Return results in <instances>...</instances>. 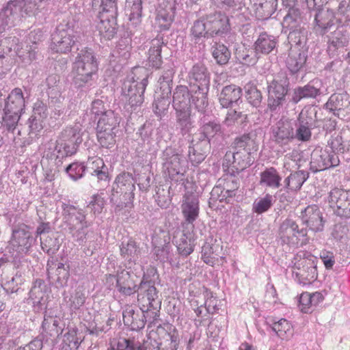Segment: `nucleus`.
Here are the masks:
<instances>
[{"label":"nucleus","instance_id":"774afa93","mask_svg":"<svg viewBox=\"0 0 350 350\" xmlns=\"http://www.w3.org/2000/svg\"><path fill=\"white\" fill-rule=\"evenodd\" d=\"M170 104V101L165 96L157 97L152 105L154 113L158 117L161 118L167 112Z\"/></svg>","mask_w":350,"mask_h":350},{"label":"nucleus","instance_id":"412c9836","mask_svg":"<svg viewBox=\"0 0 350 350\" xmlns=\"http://www.w3.org/2000/svg\"><path fill=\"white\" fill-rule=\"evenodd\" d=\"M198 198L193 193H186L183 197L182 213L185 219V224L190 225L191 229L193 228V222L198 217Z\"/></svg>","mask_w":350,"mask_h":350},{"label":"nucleus","instance_id":"cd10ccee","mask_svg":"<svg viewBox=\"0 0 350 350\" xmlns=\"http://www.w3.org/2000/svg\"><path fill=\"white\" fill-rule=\"evenodd\" d=\"M25 107V99L21 89L15 88L9 94L5 104L3 112L20 115Z\"/></svg>","mask_w":350,"mask_h":350},{"label":"nucleus","instance_id":"bb28decb","mask_svg":"<svg viewBox=\"0 0 350 350\" xmlns=\"http://www.w3.org/2000/svg\"><path fill=\"white\" fill-rule=\"evenodd\" d=\"M191 95L188 88L185 85H178L173 94L172 106L176 113L190 111Z\"/></svg>","mask_w":350,"mask_h":350},{"label":"nucleus","instance_id":"6e6d98bb","mask_svg":"<svg viewBox=\"0 0 350 350\" xmlns=\"http://www.w3.org/2000/svg\"><path fill=\"white\" fill-rule=\"evenodd\" d=\"M211 23L208 22V18L204 21L203 20H199L194 23L191 28V36L195 40V42H198L202 38H206L210 34L208 27Z\"/></svg>","mask_w":350,"mask_h":350},{"label":"nucleus","instance_id":"4be33fe9","mask_svg":"<svg viewBox=\"0 0 350 350\" xmlns=\"http://www.w3.org/2000/svg\"><path fill=\"white\" fill-rule=\"evenodd\" d=\"M45 292L46 285L44 280L41 279L36 280L29 291V297L26 301L28 304L31 305L33 310L36 312L44 308Z\"/></svg>","mask_w":350,"mask_h":350},{"label":"nucleus","instance_id":"39448f33","mask_svg":"<svg viewBox=\"0 0 350 350\" xmlns=\"http://www.w3.org/2000/svg\"><path fill=\"white\" fill-rule=\"evenodd\" d=\"M329 145L330 149L329 150L316 148L312 152L310 165L312 172L323 171L339 165L340 160L335 150L342 152L344 150L342 137H337L332 139Z\"/></svg>","mask_w":350,"mask_h":350},{"label":"nucleus","instance_id":"c9c22d12","mask_svg":"<svg viewBox=\"0 0 350 350\" xmlns=\"http://www.w3.org/2000/svg\"><path fill=\"white\" fill-rule=\"evenodd\" d=\"M277 39L271 35L267 34L266 32L260 33L254 44V50L255 53L258 54H269L276 46Z\"/></svg>","mask_w":350,"mask_h":350},{"label":"nucleus","instance_id":"052dcab7","mask_svg":"<svg viewBox=\"0 0 350 350\" xmlns=\"http://www.w3.org/2000/svg\"><path fill=\"white\" fill-rule=\"evenodd\" d=\"M58 325L59 321L57 319V317L47 314H44V320L42 323V328L51 336L59 335V330L57 328Z\"/></svg>","mask_w":350,"mask_h":350},{"label":"nucleus","instance_id":"2eb2a0df","mask_svg":"<svg viewBox=\"0 0 350 350\" xmlns=\"http://www.w3.org/2000/svg\"><path fill=\"white\" fill-rule=\"evenodd\" d=\"M252 163L253 161L248 150L228 151L224 156L223 167L226 168L230 175H234L248 167Z\"/></svg>","mask_w":350,"mask_h":350},{"label":"nucleus","instance_id":"72a5a7b5","mask_svg":"<svg viewBox=\"0 0 350 350\" xmlns=\"http://www.w3.org/2000/svg\"><path fill=\"white\" fill-rule=\"evenodd\" d=\"M256 17L259 20H265L275 12L278 0H252Z\"/></svg>","mask_w":350,"mask_h":350},{"label":"nucleus","instance_id":"9b49d317","mask_svg":"<svg viewBox=\"0 0 350 350\" xmlns=\"http://www.w3.org/2000/svg\"><path fill=\"white\" fill-rule=\"evenodd\" d=\"M334 214L342 219H350V191L334 188L327 197Z\"/></svg>","mask_w":350,"mask_h":350},{"label":"nucleus","instance_id":"ddd939ff","mask_svg":"<svg viewBox=\"0 0 350 350\" xmlns=\"http://www.w3.org/2000/svg\"><path fill=\"white\" fill-rule=\"evenodd\" d=\"M137 293V301L141 310H144V307L161 308V301L154 282L146 281L143 278L138 286Z\"/></svg>","mask_w":350,"mask_h":350},{"label":"nucleus","instance_id":"ea45409f","mask_svg":"<svg viewBox=\"0 0 350 350\" xmlns=\"http://www.w3.org/2000/svg\"><path fill=\"white\" fill-rule=\"evenodd\" d=\"M100 22L97 28L100 34L104 38L109 40L116 33V18L107 17V16L98 15Z\"/></svg>","mask_w":350,"mask_h":350},{"label":"nucleus","instance_id":"f8f14e48","mask_svg":"<svg viewBox=\"0 0 350 350\" xmlns=\"http://www.w3.org/2000/svg\"><path fill=\"white\" fill-rule=\"evenodd\" d=\"M33 241V238L29 231L23 229L14 230L7 250L11 254L13 259H17L29 251Z\"/></svg>","mask_w":350,"mask_h":350},{"label":"nucleus","instance_id":"e2e57ef3","mask_svg":"<svg viewBox=\"0 0 350 350\" xmlns=\"http://www.w3.org/2000/svg\"><path fill=\"white\" fill-rule=\"evenodd\" d=\"M213 56L218 64L224 65L230 59V52L225 45L216 44L213 51Z\"/></svg>","mask_w":350,"mask_h":350},{"label":"nucleus","instance_id":"393cba45","mask_svg":"<svg viewBox=\"0 0 350 350\" xmlns=\"http://www.w3.org/2000/svg\"><path fill=\"white\" fill-rule=\"evenodd\" d=\"M308 49L291 46L286 64L288 69L293 74L298 72L305 65L307 59Z\"/></svg>","mask_w":350,"mask_h":350},{"label":"nucleus","instance_id":"5fc2aeb1","mask_svg":"<svg viewBox=\"0 0 350 350\" xmlns=\"http://www.w3.org/2000/svg\"><path fill=\"white\" fill-rule=\"evenodd\" d=\"M235 56L240 63L247 66L254 65L259 58L258 54L255 53V50L245 48L237 49Z\"/></svg>","mask_w":350,"mask_h":350},{"label":"nucleus","instance_id":"c85d7f7f","mask_svg":"<svg viewBox=\"0 0 350 350\" xmlns=\"http://www.w3.org/2000/svg\"><path fill=\"white\" fill-rule=\"evenodd\" d=\"M138 286L129 271L122 270L118 272L116 286L120 293L124 295H131L137 292Z\"/></svg>","mask_w":350,"mask_h":350},{"label":"nucleus","instance_id":"5701e85b","mask_svg":"<svg viewBox=\"0 0 350 350\" xmlns=\"http://www.w3.org/2000/svg\"><path fill=\"white\" fill-rule=\"evenodd\" d=\"M321 83L312 81L304 86H298L293 90L291 101L298 103L301 99L316 98L321 94Z\"/></svg>","mask_w":350,"mask_h":350},{"label":"nucleus","instance_id":"37998d69","mask_svg":"<svg viewBox=\"0 0 350 350\" xmlns=\"http://www.w3.org/2000/svg\"><path fill=\"white\" fill-rule=\"evenodd\" d=\"M281 177L274 167H269L260 173V184L272 189L279 188Z\"/></svg>","mask_w":350,"mask_h":350},{"label":"nucleus","instance_id":"8fccbe9b","mask_svg":"<svg viewBox=\"0 0 350 350\" xmlns=\"http://www.w3.org/2000/svg\"><path fill=\"white\" fill-rule=\"evenodd\" d=\"M283 26L289 30L304 27L301 13L297 8H291L283 20Z\"/></svg>","mask_w":350,"mask_h":350},{"label":"nucleus","instance_id":"c756f323","mask_svg":"<svg viewBox=\"0 0 350 350\" xmlns=\"http://www.w3.org/2000/svg\"><path fill=\"white\" fill-rule=\"evenodd\" d=\"M312 117L308 116L307 111H302L297 118V127L295 133V138L301 142L308 141L312 135Z\"/></svg>","mask_w":350,"mask_h":350},{"label":"nucleus","instance_id":"20e7f679","mask_svg":"<svg viewBox=\"0 0 350 350\" xmlns=\"http://www.w3.org/2000/svg\"><path fill=\"white\" fill-rule=\"evenodd\" d=\"M75 22L72 16H66L57 26L52 34L51 49L58 53H68L77 42L75 31Z\"/></svg>","mask_w":350,"mask_h":350},{"label":"nucleus","instance_id":"a878e982","mask_svg":"<svg viewBox=\"0 0 350 350\" xmlns=\"http://www.w3.org/2000/svg\"><path fill=\"white\" fill-rule=\"evenodd\" d=\"M242 90L235 85L225 86L219 94V103L222 107H232L242 102Z\"/></svg>","mask_w":350,"mask_h":350},{"label":"nucleus","instance_id":"603ef678","mask_svg":"<svg viewBox=\"0 0 350 350\" xmlns=\"http://www.w3.org/2000/svg\"><path fill=\"white\" fill-rule=\"evenodd\" d=\"M336 22L340 25L350 26V0H341L338 4Z\"/></svg>","mask_w":350,"mask_h":350},{"label":"nucleus","instance_id":"7c9ffc66","mask_svg":"<svg viewBox=\"0 0 350 350\" xmlns=\"http://www.w3.org/2000/svg\"><path fill=\"white\" fill-rule=\"evenodd\" d=\"M170 338L165 340L163 342L158 343L155 340L148 338L146 340H144L143 343L134 340L126 339L129 342L137 343L140 346L146 347V350H177L178 342L176 337L170 335Z\"/></svg>","mask_w":350,"mask_h":350},{"label":"nucleus","instance_id":"a18cd8bd","mask_svg":"<svg viewBox=\"0 0 350 350\" xmlns=\"http://www.w3.org/2000/svg\"><path fill=\"white\" fill-rule=\"evenodd\" d=\"M62 214L66 219L75 218L81 226H89V224L86 221L85 215L81 209L64 202L62 203Z\"/></svg>","mask_w":350,"mask_h":350},{"label":"nucleus","instance_id":"dca6fc26","mask_svg":"<svg viewBox=\"0 0 350 350\" xmlns=\"http://www.w3.org/2000/svg\"><path fill=\"white\" fill-rule=\"evenodd\" d=\"M325 107L335 116L346 121L350 120V96L347 92L332 94Z\"/></svg>","mask_w":350,"mask_h":350},{"label":"nucleus","instance_id":"79ce46f5","mask_svg":"<svg viewBox=\"0 0 350 350\" xmlns=\"http://www.w3.org/2000/svg\"><path fill=\"white\" fill-rule=\"evenodd\" d=\"M207 18L208 22L211 23L208 27L210 35L221 34L228 30V19L226 16L218 13Z\"/></svg>","mask_w":350,"mask_h":350},{"label":"nucleus","instance_id":"6ab92c4d","mask_svg":"<svg viewBox=\"0 0 350 350\" xmlns=\"http://www.w3.org/2000/svg\"><path fill=\"white\" fill-rule=\"evenodd\" d=\"M273 141L280 146L288 145L295 139L293 123L288 119L280 120L272 127Z\"/></svg>","mask_w":350,"mask_h":350},{"label":"nucleus","instance_id":"338daca9","mask_svg":"<svg viewBox=\"0 0 350 350\" xmlns=\"http://www.w3.org/2000/svg\"><path fill=\"white\" fill-rule=\"evenodd\" d=\"M59 240L57 238L48 236L43 240L41 239V247L49 255L55 254L59 249Z\"/></svg>","mask_w":350,"mask_h":350},{"label":"nucleus","instance_id":"4c0bfd02","mask_svg":"<svg viewBox=\"0 0 350 350\" xmlns=\"http://www.w3.org/2000/svg\"><path fill=\"white\" fill-rule=\"evenodd\" d=\"M126 12L130 24L133 27L139 26L142 23V0H126Z\"/></svg>","mask_w":350,"mask_h":350},{"label":"nucleus","instance_id":"680f3d73","mask_svg":"<svg viewBox=\"0 0 350 350\" xmlns=\"http://www.w3.org/2000/svg\"><path fill=\"white\" fill-rule=\"evenodd\" d=\"M209 150V149L200 147L197 144L196 146L190 144L188 153L189 159L193 165H197L204 161Z\"/></svg>","mask_w":350,"mask_h":350},{"label":"nucleus","instance_id":"473e14b6","mask_svg":"<svg viewBox=\"0 0 350 350\" xmlns=\"http://www.w3.org/2000/svg\"><path fill=\"white\" fill-rule=\"evenodd\" d=\"M314 21L321 33H325L336 22V15L328 8L321 9L316 12Z\"/></svg>","mask_w":350,"mask_h":350},{"label":"nucleus","instance_id":"f03ea898","mask_svg":"<svg viewBox=\"0 0 350 350\" xmlns=\"http://www.w3.org/2000/svg\"><path fill=\"white\" fill-rule=\"evenodd\" d=\"M43 0H11L0 12V33L16 25L21 16L36 14Z\"/></svg>","mask_w":350,"mask_h":350},{"label":"nucleus","instance_id":"423d86ee","mask_svg":"<svg viewBox=\"0 0 350 350\" xmlns=\"http://www.w3.org/2000/svg\"><path fill=\"white\" fill-rule=\"evenodd\" d=\"M82 135L83 133L79 125L68 126L64 129L56 141L55 150L59 154L57 159L75 154L83 142Z\"/></svg>","mask_w":350,"mask_h":350},{"label":"nucleus","instance_id":"bf43d9fd","mask_svg":"<svg viewBox=\"0 0 350 350\" xmlns=\"http://www.w3.org/2000/svg\"><path fill=\"white\" fill-rule=\"evenodd\" d=\"M271 329L282 339L287 338L293 334L292 326L285 319L274 322Z\"/></svg>","mask_w":350,"mask_h":350},{"label":"nucleus","instance_id":"2f4dec72","mask_svg":"<svg viewBox=\"0 0 350 350\" xmlns=\"http://www.w3.org/2000/svg\"><path fill=\"white\" fill-rule=\"evenodd\" d=\"M176 128L178 134L185 139L191 138L192 129L194 128L193 121L191 118L190 111L176 113Z\"/></svg>","mask_w":350,"mask_h":350},{"label":"nucleus","instance_id":"3c124183","mask_svg":"<svg viewBox=\"0 0 350 350\" xmlns=\"http://www.w3.org/2000/svg\"><path fill=\"white\" fill-rule=\"evenodd\" d=\"M122 315L124 323L130 326L132 329H140L144 327V319L139 318V315L135 314V310L131 306L127 307L123 311Z\"/></svg>","mask_w":350,"mask_h":350},{"label":"nucleus","instance_id":"69168bd1","mask_svg":"<svg viewBox=\"0 0 350 350\" xmlns=\"http://www.w3.org/2000/svg\"><path fill=\"white\" fill-rule=\"evenodd\" d=\"M174 72L173 69H167L165 70L162 76L159 78V83L160 88L163 92V94L167 95L171 92L172 79Z\"/></svg>","mask_w":350,"mask_h":350},{"label":"nucleus","instance_id":"864d4df0","mask_svg":"<svg viewBox=\"0 0 350 350\" xmlns=\"http://www.w3.org/2000/svg\"><path fill=\"white\" fill-rule=\"evenodd\" d=\"M302 269L297 273L303 277L308 283L314 281L317 278V266L314 260L304 259L301 262Z\"/></svg>","mask_w":350,"mask_h":350},{"label":"nucleus","instance_id":"b1692460","mask_svg":"<svg viewBox=\"0 0 350 350\" xmlns=\"http://www.w3.org/2000/svg\"><path fill=\"white\" fill-rule=\"evenodd\" d=\"M346 27L343 25H338L337 29L332 33L328 41L327 51L330 56L334 57L338 54V51L343 49L349 44V34Z\"/></svg>","mask_w":350,"mask_h":350},{"label":"nucleus","instance_id":"c03bdc74","mask_svg":"<svg viewBox=\"0 0 350 350\" xmlns=\"http://www.w3.org/2000/svg\"><path fill=\"white\" fill-rule=\"evenodd\" d=\"M289 31L288 39L291 44V46H297L301 49H307L306 43L308 34L307 29L304 26Z\"/></svg>","mask_w":350,"mask_h":350},{"label":"nucleus","instance_id":"09e8293b","mask_svg":"<svg viewBox=\"0 0 350 350\" xmlns=\"http://www.w3.org/2000/svg\"><path fill=\"white\" fill-rule=\"evenodd\" d=\"M120 123V117L112 110H107L98 120V129L116 131Z\"/></svg>","mask_w":350,"mask_h":350},{"label":"nucleus","instance_id":"4468645a","mask_svg":"<svg viewBox=\"0 0 350 350\" xmlns=\"http://www.w3.org/2000/svg\"><path fill=\"white\" fill-rule=\"evenodd\" d=\"M187 81L191 90L208 91L211 73L203 63L198 62L189 69Z\"/></svg>","mask_w":350,"mask_h":350},{"label":"nucleus","instance_id":"de8ad7c7","mask_svg":"<svg viewBox=\"0 0 350 350\" xmlns=\"http://www.w3.org/2000/svg\"><path fill=\"white\" fill-rule=\"evenodd\" d=\"M194 238L191 233L183 232L176 242V247L179 254L184 256L191 254L194 249Z\"/></svg>","mask_w":350,"mask_h":350},{"label":"nucleus","instance_id":"aec40b11","mask_svg":"<svg viewBox=\"0 0 350 350\" xmlns=\"http://www.w3.org/2000/svg\"><path fill=\"white\" fill-rule=\"evenodd\" d=\"M135 180L131 174L124 172L119 174L113 184V191L123 196L124 200L131 201L134 198Z\"/></svg>","mask_w":350,"mask_h":350},{"label":"nucleus","instance_id":"9d476101","mask_svg":"<svg viewBox=\"0 0 350 350\" xmlns=\"http://www.w3.org/2000/svg\"><path fill=\"white\" fill-rule=\"evenodd\" d=\"M289 80L285 72L275 75L268 85V106L271 111L282 105L288 92Z\"/></svg>","mask_w":350,"mask_h":350},{"label":"nucleus","instance_id":"a211bd4d","mask_svg":"<svg viewBox=\"0 0 350 350\" xmlns=\"http://www.w3.org/2000/svg\"><path fill=\"white\" fill-rule=\"evenodd\" d=\"M176 4V0H162L159 4L155 25L160 31L167 30L171 26L174 19Z\"/></svg>","mask_w":350,"mask_h":350},{"label":"nucleus","instance_id":"0eeeda50","mask_svg":"<svg viewBox=\"0 0 350 350\" xmlns=\"http://www.w3.org/2000/svg\"><path fill=\"white\" fill-rule=\"evenodd\" d=\"M278 237L283 243L296 247L306 245L310 241L307 228H299L296 221L290 217L280 224Z\"/></svg>","mask_w":350,"mask_h":350},{"label":"nucleus","instance_id":"6e6552de","mask_svg":"<svg viewBox=\"0 0 350 350\" xmlns=\"http://www.w3.org/2000/svg\"><path fill=\"white\" fill-rule=\"evenodd\" d=\"M36 47L32 49L31 46H26L25 49L20 48L19 39L16 36H10L0 40V54L1 59L3 60H8L10 65L14 63V54L12 53V50L14 53L17 55L25 63H30L36 57Z\"/></svg>","mask_w":350,"mask_h":350},{"label":"nucleus","instance_id":"58836bf2","mask_svg":"<svg viewBox=\"0 0 350 350\" xmlns=\"http://www.w3.org/2000/svg\"><path fill=\"white\" fill-rule=\"evenodd\" d=\"M221 250L219 243L206 242L202 247V258L206 264L213 266L219 257H221Z\"/></svg>","mask_w":350,"mask_h":350},{"label":"nucleus","instance_id":"f3484780","mask_svg":"<svg viewBox=\"0 0 350 350\" xmlns=\"http://www.w3.org/2000/svg\"><path fill=\"white\" fill-rule=\"evenodd\" d=\"M300 218L302 224L314 232H321L324 230L326 219L323 213L316 204L309 205L301 211Z\"/></svg>","mask_w":350,"mask_h":350},{"label":"nucleus","instance_id":"1a4fd4ad","mask_svg":"<svg viewBox=\"0 0 350 350\" xmlns=\"http://www.w3.org/2000/svg\"><path fill=\"white\" fill-rule=\"evenodd\" d=\"M163 165L167 171L170 178L176 182L185 183V160L178 151L171 147H167L162 154Z\"/></svg>","mask_w":350,"mask_h":350},{"label":"nucleus","instance_id":"13d9d810","mask_svg":"<svg viewBox=\"0 0 350 350\" xmlns=\"http://www.w3.org/2000/svg\"><path fill=\"white\" fill-rule=\"evenodd\" d=\"M191 100L199 111H204L208 106L207 94L208 91L191 90Z\"/></svg>","mask_w":350,"mask_h":350},{"label":"nucleus","instance_id":"a19ab883","mask_svg":"<svg viewBox=\"0 0 350 350\" xmlns=\"http://www.w3.org/2000/svg\"><path fill=\"white\" fill-rule=\"evenodd\" d=\"M163 42L161 38L153 39L150 42V49L148 50V64L150 66L158 68L162 63L161 49Z\"/></svg>","mask_w":350,"mask_h":350},{"label":"nucleus","instance_id":"f704fd0d","mask_svg":"<svg viewBox=\"0 0 350 350\" xmlns=\"http://www.w3.org/2000/svg\"><path fill=\"white\" fill-rule=\"evenodd\" d=\"M88 226H81L78 229H72L70 228L72 237L75 242H77L79 245H88V250L90 254H93L94 250L96 249V246L93 243V245H91L92 243L94 242V239H92L93 232L88 230Z\"/></svg>","mask_w":350,"mask_h":350},{"label":"nucleus","instance_id":"0e129e2a","mask_svg":"<svg viewBox=\"0 0 350 350\" xmlns=\"http://www.w3.org/2000/svg\"><path fill=\"white\" fill-rule=\"evenodd\" d=\"M107 17L116 18L118 16V6L116 0H101L100 11L98 15Z\"/></svg>","mask_w":350,"mask_h":350},{"label":"nucleus","instance_id":"4d7b16f0","mask_svg":"<svg viewBox=\"0 0 350 350\" xmlns=\"http://www.w3.org/2000/svg\"><path fill=\"white\" fill-rule=\"evenodd\" d=\"M97 139L102 147L109 148L116 143V131L110 129L96 128Z\"/></svg>","mask_w":350,"mask_h":350},{"label":"nucleus","instance_id":"49530a36","mask_svg":"<svg viewBox=\"0 0 350 350\" xmlns=\"http://www.w3.org/2000/svg\"><path fill=\"white\" fill-rule=\"evenodd\" d=\"M120 255L124 258L136 260L141 254V250L137 242L131 239L127 241H122L120 245Z\"/></svg>","mask_w":350,"mask_h":350},{"label":"nucleus","instance_id":"f257e3e1","mask_svg":"<svg viewBox=\"0 0 350 350\" xmlns=\"http://www.w3.org/2000/svg\"><path fill=\"white\" fill-rule=\"evenodd\" d=\"M131 80L124 83L122 96L129 111H133L144 102V93L148 85V71L144 67L134 68Z\"/></svg>","mask_w":350,"mask_h":350},{"label":"nucleus","instance_id":"e433bc0d","mask_svg":"<svg viewBox=\"0 0 350 350\" xmlns=\"http://www.w3.org/2000/svg\"><path fill=\"white\" fill-rule=\"evenodd\" d=\"M309 177V173L304 170H299L287 176L284 180V189L287 192L299 191Z\"/></svg>","mask_w":350,"mask_h":350},{"label":"nucleus","instance_id":"7ed1b4c3","mask_svg":"<svg viewBox=\"0 0 350 350\" xmlns=\"http://www.w3.org/2000/svg\"><path fill=\"white\" fill-rule=\"evenodd\" d=\"M98 71L96 57L90 49H83L78 53L72 65L73 81L78 87L92 81Z\"/></svg>","mask_w":350,"mask_h":350}]
</instances>
